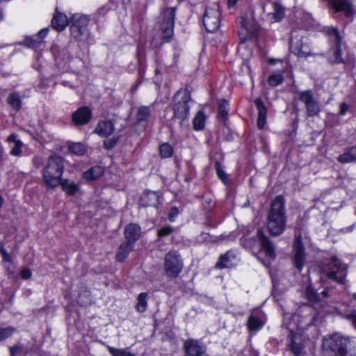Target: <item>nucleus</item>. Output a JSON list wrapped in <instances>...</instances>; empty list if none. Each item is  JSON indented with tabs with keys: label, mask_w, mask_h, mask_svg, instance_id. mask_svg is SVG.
Masks as SVG:
<instances>
[{
	"label": "nucleus",
	"mask_w": 356,
	"mask_h": 356,
	"mask_svg": "<svg viewBox=\"0 0 356 356\" xmlns=\"http://www.w3.org/2000/svg\"><path fill=\"white\" fill-rule=\"evenodd\" d=\"M286 219L284 199L283 196L278 195L272 202L267 218V227L272 236H277L283 233Z\"/></svg>",
	"instance_id": "nucleus-1"
},
{
	"label": "nucleus",
	"mask_w": 356,
	"mask_h": 356,
	"mask_svg": "<svg viewBox=\"0 0 356 356\" xmlns=\"http://www.w3.org/2000/svg\"><path fill=\"white\" fill-rule=\"evenodd\" d=\"M64 165L63 158L58 155L49 157L42 170V177L47 188H54L60 184Z\"/></svg>",
	"instance_id": "nucleus-2"
},
{
	"label": "nucleus",
	"mask_w": 356,
	"mask_h": 356,
	"mask_svg": "<svg viewBox=\"0 0 356 356\" xmlns=\"http://www.w3.org/2000/svg\"><path fill=\"white\" fill-rule=\"evenodd\" d=\"M349 340L339 334L324 339L322 343L323 356H346L348 353Z\"/></svg>",
	"instance_id": "nucleus-3"
},
{
	"label": "nucleus",
	"mask_w": 356,
	"mask_h": 356,
	"mask_svg": "<svg viewBox=\"0 0 356 356\" xmlns=\"http://www.w3.org/2000/svg\"><path fill=\"white\" fill-rule=\"evenodd\" d=\"M348 266L337 257H332L331 260L322 270V276H325L339 284H344L347 275Z\"/></svg>",
	"instance_id": "nucleus-4"
},
{
	"label": "nucleus",
	"mask_w": 356,
	"mask_h": 356,
	"mask_svg": "<svg viewBox=\"0 0 356 356\" xmlns=\"http://www.w3.org/2000/svg\"><path fill=\"white\" fill-rule=\"evenodd\" d=\"M191 99L190 94L186 90H179L175 95L174 118L178 120L181 124L188 120L189 115L188 102Z\"/></svg>",
	"instance_id": "nucleus-5"
},
{
	"label": "nucleus",
	"mask_w": 356,
	"mask_h": 356,
	"mask_svg": "<svg viewBox=\"0 0 356 356\" xmlns=\"http://www.w3.org/2000/svg\"><path fill=\"white\" fill-rule=\"evenodd\" d=\"M175 17V8H169L163 10L159 18L158 24L163 37L168 42L173 35Z\"/></svg>",
	"instance_id": "nucleus-6"
},
{
	"label": "nucleus",
	"mask_w": 356,
	"mask_h": 356,
	"mask_svg": "<svg viewBox=\"0 0 356 356\" xmlns=\"http://www.w3.org/2000/svg\"><path fill=\"white\" fill-rule=\"evenodd\" d=\"M238 35L241 41H246L257 35L259 26L251 16H241L238 20Z\"/></svg>",
	"instance_id": "nucleus-7"
},
{
	"label": "nucleus",
	"mask_w": 356,
	"mask_h": 356,
	"mask_svg": "<svg viewBox=\"0 0 356 356\" xmlns=\"http://www.w3.org/2000/svg\"><path fill=\"white\" fill-rule=\"evenodd\" d=\"M164 268L170 277H177L183 268V263L177 251L170 250L165 256Z\"/></svg>",
	"instance_id": "nucleus-8"
},
{
	"label": "nucleus",
	"mask_w": 356,
	"mask_h": 356,
	"mask_svg": "<svg viewBox=\"0 0 356 356\" xmlns=\"http://www.w3.org/2000/svg\"><path fill=\"white\" fill-rule=\"evenodd\" d=\"M299 99L304 104L308 117L318 116L321 112L318 101L314 97L312 90H307L299 92Z\"/></svg>",
	"instance_id": "nucleus-9"
},
{
	"label": "nucleus",
	"mask_w": 356,
	"mask_h": 356,
	"mask_svg": "<svg viewBox=\"0 0 356 356\" xmlns=\"http://www.w3.org/2000/svg\"><path fill=\"white\" fill-rule=\"evenodd\" d=\"M203 24L208 32L216 31L220 24V12L216 4L207 7L203 16Z\"/></svg>",
	"instance_id": "nucleus-10"
},
{
	"label": "nucleus",
	"mask_w": 356,
	"mask_h": 356,
	"mask_svg": "<svg viewBox=\"0 0 356 356\" xmlns=\"http://www.w3.org/2000/svg\"><path fill=\"white\" fill-rule=\"evenodd\" d=\"M289 44L291 52L298 56L306 57L311 54L307 40L304 41L303 36L297 31H292Z\"/></svg>",
	"instance_id": "nucleus-11"
},
{
	"label": "nucleus",
	"mask_w": 356,
	"mask_h": 356,
	"mask_svg": "<svg viewBox=\"0 0 356 356\" xmlns=\"http://www.w3.org/2000/svg\"><path fill=\"white\" fill-rule=\"evenodd\" d=\"M293 262L298 270H301L305 261V252L300 234H296L293 248Z\"/></svg>",
	"instance_id": "nucleus-12"
},
{
	"label": "nucleus",
	"mask_w": 356,
	"mask_h": 356,
	"mask_svg": "<svg viewBox=\"0 0 356 356\" xmlns=\"http://www.w3.org/2000/svg\"><path fill=\"white\" fill-rule=\"evenodd\" d=\"M257 237L260 243L261 250L264 251L269 259H274L275 257L274 246L261 229H258Z\"/></svg>",
	"instance_id": "nucleus-13"
},
{
	"label": "nucleus",
	"mask_w": 356,
	"mask_h": 356,
	"mask_svg": "<svg viewBox=\"0 0 356 356\" xmlns=\"http://www.w3.org/2000/svg\"><path fill=\"white\" fill-rule=\"evenodd\" d=\"M184 346L186 353L190 356H202L206 352V346L197 340L188 339Z\"/></svg>",
	"instance_id": "nucleus-14"
},
{
	"label": "nucleus",
	"mask_w": 356,
	"mask_h": 356,
	"mask_svg": "<svg viewBox=\"0 0 356 356\" xmlns=\"http://www.w3.org/2000/svg\"><path fill=\"white\" fill-rule=\"evenodd\" d=\"M161 196L159 192L145 191L141 196L140 204L142 207H156L161 201Z\"/></svg>",
	"instance_id": "nucleus-15"
},
{
	"label": "nucleus",
	"mask_w": 356,
	"mask_h": 356,
	"mask_svg": "<svg viewBox=\"0 0 356 356\" xmlns=\"http://www.w3.org/2000/svg\"><path fill=\"white\" fill-rule=\"evenodd\" d=\"M328 6L333 8L335 13L343 11L347 17L353 14L351 6L348 0H325Z\"/></svg>",
	"instance_id": "nucleus-16"
},
{
	"label": "nucleus",
	"mask_w": 356,
	"mask_h": 356,
	"mask_svg": "<svg viewBox=\"0 0 356 356\" xmlns=\"http://www.w3.org/2000/svg\"><path fill=\"white\" fill-rule=\"evenodd\" d=\"M91 118V111L86 107L83 106L72 114V121L76 125H83L87 124Z\"/></svg>",
	"instance_id": "nucleus-17"
},
{
	"label": "nucleus",
	"mask_w": 356,
	"mask_h": 356,
	"mask_svg": "<svg viewBox=\"0 0 356 356\" xmlns=\"http://www.w3.org/2000/svg\"><path fill=\"white\" fill-rule=\"evenodd\" d=\"M141 234L140 227L134 223L129 224L124 229V236L126 241L134 245L135 242L138 240Z\"/></svg>",
	"instance_id": "nucleus-18"
},
{
	"label": "nucleus",
	"mask_w": 356,
	"mask_h": 356,
	"mask_svg": "<svg viewBox=\"0 0 356 356\" xmlns=\"http://www.w3.org/2000/svg\"><path fill=\"white\" fill-rule=\"evenodd\" d=\"M236 259L234 253L232 251H227L220 256L216 267L217 268H232L236 265Z\"/></svg>",
	"instance_id": "nucleus-19"
},
{
	"label": "nucleus",
	"mask_w": 356,
	"mask_h": 356,
	"mask_svg": "<svg viewBox=\"0 0 356 356\" xmlns=\"http://www.w3.org/2000/svg\"><path fill=\"white\" fill-rule=\"evenodd\" d=\"M254 104L258 111L257 126L259 129H263L266 122L267 109L261 99L254 100Z\"/></svg>",
	"instance_id": "nucleus-20"
},
{
	"label": "nucleus",
	"mask_w": 356,
	"mask_h": 356,
	"mask_svg": "<svg viewBox=\"0 0 356 356\" xmlns=\"http://www.w3.org/2000/svg\"><path fill=\"white\" fill-rule=\"evenodd\" d=\"M68 23L69 21L67 16L58 11L56 12L51 20V26L53 29L58 31L64 30Z\"/></svg>",
	"instance_id": "nucleus-21"
},
{
	"label": "nucleus",
	"mask_w": 356,
	"mask_h": 356,
	"mask_svg": "<svg viewBox=\"0 0 356 356\" xmlns=\"http://www.w3.org/2000/svg\"><path fill=\"white\" fill-rule=\"evenodd\" d=\"M265 320L261 315L251 314L247 323L248 328L250 331H258L264 325Z\"/></svg>",
	"instance_id": "nucleus-22"
},
{
	"label": "nucleus",
	"mask_w": 356,
	"mask_h": 356,
	"mask_svg": "<svg viewBox=\"0 0 356 356\" xmlns=\"http://www.w3.org/2000/svg\"><path fill=\"white\" fill-rule=\"evenodd\" d=\"M328 33L331 37H333L334 39V42L336 44V51H335V58L337 62H341V36L337 29L331 28L328 31Z\"/></svg>",
	"instance_id": "nucleus-23"
},
{
	"label": "nucleus",
	"mask_w": 356,
	"mask_h": 356,
	"mask_svg": "<svg viewBox=\"0 0 356 356\" xmlns=\"http://www.w3.org/2000/svg\"><path fill=\"white\" fill-rule=\"evenodd\" d=\"M134 246V245L127 241L122 243L117 251L115 255L116 260L120 262L124 261L129 254L133 250Z\"/></svg>",
	"instance_id": "nucleus-24"
},
{
	"label": "nucleus",
	"mask_w": 356,
	"mask_h": 356,
	"mask_svg": "<svg viewBox=\"0 0 356 356\" xmlns=\"http://www.w3.org/2000/svg\"><path fill=\"white\" fill-rule=\"evenodd\" d=\"M104 174V168L96 165L90 168L83 173V177L88 181H93L99 178Z\"/></svg>",
	"instance_id": "nucleus-25"
},
{
	"label": "nucleus",
	"mask_w": 356,
	"mask_h": 356,
	"mask_svg": "<svg viewBox=\"0 0 356 356\" xmlns=\"http://www.w3.org/2000/svg\"><path fill=\"white\" fill-rule=\"evenodd\" d=\"M114 131L113 124L111 121H102L98 124L95 129L96 133L102 136H108Z\"/></svg>",
	"instance_id": "nucleus-26"
},
{
	"label": "nucleus",
	"mask_w": 356,
	"mask_h": 356,
	"mask_svg": "<svg viewBox=\"0 0 356 356\" xmlns=\"http://www.w3.org/2000/svg\"><path fill=\"white\" fill-rule=\"evenodd\" d=\"M337 160L341 163L356 161V145L348 148L343 154L338 157Z\"/></svg>",
	"instance_id": "nucleus-27"
},
{
	"label": "nucleus",
	"mask_w": 356,
	"mask_h": 356,
	"mask_svg": "<svg viewBox=\"0 0 356 356\" xmlns=\"http://www.w3.org/2000/svg\"><path fill=\"white\" fill-rule=\"evenodd\" d=\"M71 36L76 40L83 41L87 37L88 29L79 28L75 24L70 26Z\"/></svg>",
	"instance_id": "nucleus-28"
},
{
	"label": "nucleus",
	"mask_w": 356,
	"mask_h": 356,
	"mask_svg": "<svg viewBox=\"0 0 356 356\" xmlns=\"http://www.w3.org/2000/svg\"><path fill=\"white\" fill-rule=\"evenodd\" d=\"M62 189L65 191L68 195H73L79 190V186L74 182L68 179L60 180Z\"/></svg>",
	"instance_id": "nucleus-29"
},
{
	"label": "nucleus",
	"mask_w": 356,
	"mask_h": 356,
	"mask_svg": "<svg viewBox=\"0 0 356 356\" xmlns=\"http://www.w3.org/2000/svg\"><path fill=\"white\" fill-rule=\"evenodd\" d=\"M147 293H140L137 297V303L136 305V309L140 312L143 313L147 308Z\"/></svg>",
	"instance_id": "nucleus-30"
},
{
	"label": "nucleus",
	"mask_w": 356,
	"mask_h": 356,
	"mask_svg": "<svg viewBox=\"0 0 356 356\" xmlns=\"http://www.w3.org/2000/svg\"><path fill=\"white\" fill-rule=\"evenodd\" d=\"M291 336V350L295 355H298L301 353L303 348L302 346L299 343L300 337L297 335H293V333H290Z\"/></svg>",
	"instance_id": "nucleus-31"
},
{
	"label": "nucleus",
	"mask_w": 356,
	"mask_h": 356,
	"mask_svg": "<svg viewBox=\"0 0 356 356\" xmlns=\"http://www.w3.org/2000/svg\"><path fill=\"white\" fill-rule=\"evenodd\" d=\"M71 24H75L79 28L87 29L88 24V18L83 15L75 14L72 16Z\"/></svg>",
	"instance_id": "nucleus-32"
},
{
	"label": "nucleus",
	"mask_w": 356,
	"mask_h": 356,
	"mask_svg": "<svg viewBox=\"0 0 356 356\" xmlns=\"http://www.w3.org/2000/svg\"><path fill=\"white\" fill-rule=\"evenodd\" d=\"M8 104L15 111H19L22 107V101L19 95L13 92L9 95L7 99Z\"/></svg>",
	"instance_id": "nucleus-33"
},
{
	"label": "nucleus",
	"mask_w": 356,
	"mask_h": 356,
	"mask_svg": "<svg viewBox=\"0 0 356 356\" xmlns=\"http://www.w3.org/2000/svg\"><path fill=\"white\" fill-rule=\"evenodd\" d=\"M150 115V108L149 106H140L138 108L136 113V120L138 122H146Z\"/></svg>",
	"instance_id": "nucleus-34"
},
{
	"label": "nucleus",
	"mask_w": 356,
	"mask_h": 356,
	"mask_svg": "<svg viewBox=\"0 0 356 356\" xmlns=\"http://www.w3.org/2000/svg\"><path fill=\"white\" fill-rule=\"evenodd\" d=\"M206 117L202 111H199L193 119V127L195 130H202L204 127Z\"/></svg>",
	"instance_id": "nucleus-35"
},
{
	"label": "nucleus",
	"mask_w": 356,
	"mask_h": 356,
	"mask_svg": "<svg viewBox=\"0 0 356 356\" xmlns=\"http://www.w3.org/2000/svg\"><path fill=\"white\" fill-rule=\"evenodd\" d=\"M215 168L218 178L225 184H229L230 180L228 175L222 169L221 164L219 161L215 162Z\"/></svg>",
	"instance_id": "nucleus-36"
},
{
	"label": "nucleus",
	"mask_w": 356,
	"mask_h": 356,
	"mask_svg": "<svg viewBox=\"0 0 356 356\" xmlns=\"http://www.w3.org/2000/svg\"><path fill=\"white\" fill-rule=\"evenodd\" d=\"M219 115L223 120L227 118L229 113V104L228 102L224 99L220 100L218 104Z\"/></svg>",
	"instance_id": "nucleus-37"
},
{
	"label": "nucleus",
	"mask_w": 356,
	"mask_h": 356,
	"mask_svg": "<svg viewBox=\"0 0 356 356\" xmlns=\"http://www.w3.org/2000/svg\"><path fill=\"white\" fill-rule=\"evenodd\" d=\"M70 150L76 155H83L86 152V147L85 145L80 143H74L69 147Z\"/></svg>",
	"instance_id": "nucleus-38"
},
{
	"label": "nucleus",
	"mask_w": 356,
	"mask_h": 356,
	"mask_svg": "<svg viewBox=\"0 0 356 356\" xmlns=\"http://www.w3.org/2000/svg\"><path fill=\"white\" fill-rule=\"evenodd\" d=\"M273 6L274 10V12L272 14L273 17L275 21H280L284 17V9L281 5H280L277 3H273Z\"/></svg>",
	"instance_id": "nucleus-39"
},
{
	"label": "nucleus",
	"mask_w": 356,
	"mask_h": 356,
	"mask_svg": "<svg viewBox=\"0 0 356 356\" xmlns=\"http://www.w3.org/2000/svg\"><path fill=\"white\" fill-rule=\"evenodd\" d=\"M284 81L283 75L281 73H273L268 78L270 86L275 87L282 83Z\"/></svg>",
	"instance_id": "nucleus-40"
},
{
	"label": "nucleus",
	"mask_w": 356,
	"mask_h": 356,
	"mask_svg": "<svg viewBox=\"0 0 356 356\" xmlns=\"http://www.w3.org/2000/svg\"><path fill=\"white\" fill-rule=\"evenodd\" d=\"M173 149L172 146L168 143H163L160 146V154L163 158H169L172 156Z\"/></svg>",
	"instance_id": "nucleus-41"
},
{
	"label": "nucleus",
	"mask_w": 356,
	"mask_h": 356,
	"mask_svg": "<svg viewBox=\"0 0 356 356\" xmlns=\"http://www.w3.org/2000/svg\"><path fill=\"white\" fill-rule=\"evenodd\" d=\"M305 296L312 302H316L319 300L318 295L311 286H307L305 289Z\"/></svg>",
	"instance_id": "nucleus-42"
},
{
	"label": "nucleus",
	"mask_w": 356,
	"mask_h": 356,
	"mask_svg": "<svg viewBox=\"0 0 356 356\" xmlns=\"http://www.w3.org/2000/svg\"><path fill=\"white\" fill-rule=\"evenodd\" d=\"M15 329L13 327H8L5 328L0 327V341L11 337L15 332Z\"/></svg>",
	"instance_id": "nucleus-43"
},
{
	"label": "nucleus",
	"mask_w": 356,
	"mask_h": 356,
	"mask_svg": "<svg viewBox=\"0 0 356 356\" xmlns=\"http://www.w3.org/2000/svg\"><path fill=\"white\" fill-rule=\"evenodd\" d=\"M107 349L112 356H127L129 351L127 349L115 348L108 346Z\"/></svg>",
	"instance_id": "nucleus-44"
},
{
	"label": "nucleus",
	"mask_w": 356,
	"mask_h": 356,
	"mask_svg": "<svg viewBox=\"0 0 356 356\" xmlns=\"http://www.w3.org/2000/svg\"><path fill=\"white\" fill-rule=\"evenodd\" d=\"M24 42L29 47H31L33 49H37L41 45L42 40H39L38 38H32L27 37L25 38Z\"/></svg>",
	"instance_id": "nucleus-45"
},
{
	"label": "nucleus",
	"mask_w": 356,
	"mask_h": 356,
	"mask_svg": "<svg viewBox=\"0 0 356 356\" xmlns=\"http://www.w3.org/2000/svg\"><path fill=\"white\" fill-rule=\"evenodd\" d=\"M22 141H16V144H15L13 149L10 150V154L15 156H19L22 154Z\"/></svg>",
	"instance_id": "nucleus-46"
},
{
	"label": "nucleus",
	"mask_w": 356,
	"mask_h": 356,
	"mask_svg": "<svg viewBox=\"0 0 356 356\" xmlns=\"http://www.w3.org/2000/svg\"><path fill=\"white\" fill-rule=\"evenodd\" d=\"M174 231V228L171 226H168L163 228H161L158 232V236L159 238H161L163 236H166L170 235L171 233H172Z\"/></svg>",
	"instance_id": "nucleus-47"
},
{
	"label": "nucleus",
	"mask_w": 356,
	"mask_h": 356,
	"mask_svg": "<svg viewBox=\"0 0 356 356\" xmlns=\"http://www.w3.org/2000/svg\"><path fill=\"white\" fill-rule=\"evenodd\" d=\"M244 247L250 249H253L256 245V240L253 238H245L243 241Z\"/></svg>",
	"instance_id": "nucleus-48"
},
{
	"label": "nucleus",
	"mask_w": 356,
	"mask_h": 356,
	"mask_svg": "<svg viewBox=\"0 0 356 356\" xmlns=\"http://www.w3.org/2000/svg\"><path fill=\"white\" fill-rule=\"evenodd\" d=\"M345 318L352 323L353 326L356 329V311L345 316Z\"/></svg>",
	"instance_id": "nucleus-49"
},
{
	"label": "nucleus",
	"mask_w": 356,
	"mask_h": 356,
	"mask_svg": "<svg viewBox=\"0 0 356 356\" xmlns=\"http://www.w3.org/2000/svg\"><path fill=\"white\" fill-rule=\"evenodd\" d=\"M32 275L31 270L28 268H24L21 270V276L23 279L27 280L31 278Z\"/></svg>",
	"instance_id": "nucleus-50"
},
{
	"label": "nucleus",
	"mask_w": 356,
	"mask_h": 356,
	"mask_svg": "<svg viewBox=\"0 0 356 356\" xmlns=\"http://www.w3.org/2000/svg\"><path fill=\"white\" fill-rule=\"evenodd\" d=\"M22 347L21 346H14L10 348V353L11 356H15L17 353H21Z\"/></svg>",
	"instance_id": "nucleus-51"
},
{
	"label": "nucleus",
	"mask_w": 356,
	"mask_h": 356,
	"mask_svg": "<svg viewBox=\"0 0 356 356\" xmlns=\"http://www.w3.org/2000/svg\"><path fill=\"white\" fill-rule=\"evenodd\" d=\"M178 213H179L178 209L177 207H172L170 209V213H169V216H168L169 220L171 222L174 221L175 218L177 216Z\"/></svg>",
	"instance_id": "nucleus-52"
},
{
	"label": "nucleus",
	"mask_w": 356,
	"mask_h": 356,
	"mask_svg": "<svg viewBox=\"0 0 356 356\" xmlns=\"http://www.w3.org/2000/svg\"><path fill=\"white\" fill-rule=\"evenodd\" d=\"M1 254H2V259L4 262H10L11 258L9 254L6 252L5 249H2L1 250Z\"/></svg>",
	"instance_id": "nucleus-53"
},
{
	"label": "nucleus",
	"mask_w": 356,
	"mask_h": 356,
	"mask_svg": "<svg viewBox=\"0 0 356 356\" xmlns=\"http://www.w3.org/2000/svg\"><path fill=\"white\" fill-rule=\"evenodd\" d=\"M48 31V29H43L40 30L38 33L37 38L42 41V39L47 36Z\"/></svg>",
	"instance_id": "nucleus-54"
},
{
	"label": "nucleus",
	"mask_w": 356,
	"mask_h": 356,
	"mask_svg": "<svg viewBox=\"0 0 356 356\" xmlns=\"http://www.w3.org/2000/svg\"><path fill=\"white\" fill-rule=\"evenodd\" d=\"M7 141L8 143H14V144H16V141H21L20 140H18L17 139V136L16 134H10L8 138H7Z\"/></svg>",
	"instance_id": "nucleus-55"
},
{
	"label": "nucleus",
	"mask_w": 356,
	"mask_h": 356,
	"mask_svg": "<svg viewBox=\"0 0 356 356\" xmlns=\"http://www.w3.org/2000/svg\"><path fill=\"white\" fill-rule=\"evenodd\" d=\"M348 106L346 104L342 103L340 106V114L345 115L348 111Z\"/></svg>",
	"instance_id": "nucleus-56"
},
{
	"label": "nucleus",
	"mask_w": 356,
	"mask_h": 356,
	"mask_svg": "<svg viewBox=\"0 0 356 356\" xmlns=\"http://www.w3.org/2000/svg\"><path fill=\"white\" fill-rule=\"evenodd\" d=\"M330 290L328 289H325V290H323L322 292H321V296L323 297V298H327L328 296V293H329Z\"/></svg>",
	"instance_id": "nucleus-57"
},
{
	"label": "nucleus",
	"mask_w": 356,
	"mask_h": 356,
	"mask_svg": "<svg viewBox=\"0 0 356 356\" xmlns=\"http://www.w3.org/2000/svg\"><path fill=\"white\" fill-rule=\"evenodd\" d=\"M127 356H136L135 355H134L133 353L129 352V353L127 354Z\"/></svg>",
	"instance_id": "nucleus-58"
},
{
	"label": "nucleus",
	"mask_w": 356,
	"mask_h": 356,
	"mask_svg": "<svg viewBox=\"0 0 356 356\" xmlns=\"http://www.w3.org/2000/svg\"><path fill=\"white\" fill-rule=\"evenodd\" d=\"M261 262L265 265V266H267L268 263L267 262H264V261H261Z\"/></svg>",
	"instance_id": "nucleus-59"
},
{
	"label": "nucleus",
	"mask_w": 356,
	"mask_h": 356,
	"mask_svg": "<svg viewBox=\"0 0 356 356\" xmlns=\"http://www.w3.org/2000/svg\"><path fill=\"white\" fill-rule=\"evenodd\" d=\"M114 0H110V2H113Z\"/></svg>",
	"instance_id": "nucleus-60"
}]
</instances>
